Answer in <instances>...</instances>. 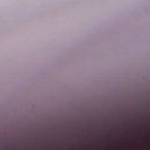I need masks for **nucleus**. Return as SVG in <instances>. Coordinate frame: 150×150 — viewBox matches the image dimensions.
I'll return each instance as SVG.
<instances>
[{
  "label": "nucleus",
  "mask_w": 150,
  "mask_h": 150,
  "mask_svg": "<svg viewBox=\"0 0 150 150\" xmlns=\"http://www.w3.org/2000/svg\"><path fill=\"white\" fill-rule=\"evenodd\" d=\"M111 150H112V144H111Z\"/></svg>",
  "instance_id": "nucleus-2"
},
{
  "label": "nucleus",
  "mask_w": 150,
  "mask_h": 150,
  "mask_svg": "<svg viewBox=\"0 0 150 150\" xmlns=\"http://www.w3.org/2000/svg\"><path fill=\"white\" fill-rule=\"evenodd\" d=\"M72 149H74V147H73V148H72Z\"/></svg>",
  "instance_id": "nucleus-3"
},
{
  "label": "nucleus",
  "mask_w": 150,
  "mask_h": 150,
  "mask_svg": "<svg viewBox=\"0 0 150 150\" xmlns=\"http://www.w3.org/2000/svg\"><path fill=\"white\" fill-rule=\"evenodd\" d=\"M121 149L120 148V150H121Z\"/></svg>",
  "instance_id": "nucleus-4"
},
{
  "label": "nucleus",
  "mask_w": 150,
  "mask_h": 150,
  "mask_svg": "<svg viewBox=\"0 0 150 150\" xmlns=\"http://www.w3.org/2000/svg\"><path fill=\"white\" fill-rule=\"evenodd\" d=\"M113 150H114V134H113Z\"/></svg>",
  "instance_id": "nucleus-1"
},
{
  "label": "nucleus",
  "mask_w": 150,
  "mask_h": 150,
  "mask_svg": "<svg viewBox=\"0 0 150 150\" xmlns=\"http://www.w3.org/2000/svg\"><path fill=\"white\" fill-rule=\"evenodd\" d=\"M113 129H114V128H113Z\"/></svg>",
  "instance_id": "nucleus-5"
}]
</instances>
